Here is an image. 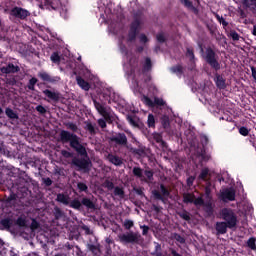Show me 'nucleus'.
Listing matches in <instances>:
<instances>
[{
	"instance_id": "obj_1",
	"label": "nucleus",
	"mask_w": 256,
	"mask_h": 256,
	"mask_svg": "<svg viewBox=\"0 0 256 256\" xmlns=\"http://www.w3.org/2000/svg\"><path fill=\"white\" fill-rule=\"evenodd\" d=\"M61 143H69L71 149L75 151L81 158L74 157L72 159V165L77 167L78 171H83L84 173H89L93 163L89 158V153L87 152L86 144L81 143V138L75 133H71L67 130H62L60 132Z\"/></svg>"
},
{
	"instance_id": "obj_2",
	"label": "nucleus",
	"mask_w": 256,
	"mask_h": 256,
	"mask_svg": "<svg viewBox=\"0 0 256 256\" xmlns=\"http://www.w3.org/2000/svg\"><path fill=\"white\" fill-rule=\"evenodd\" d=\"M57 203H61L66 207H70L75 211H83V207H86L87 211H94L95 209V202L88 197H83L81 201L79 198H74L71 200L69 194L65 193H58L56 196Z\"/></svg>"
},
{
	"instance_id": "obj_3",
	"label": "nucleus",
	"mask_w": 256,
	"mask_h": 256,
	"mask_svg": "<svg viewBox=\"0 0 256 256\" xmlns=\"http://www.w3.org/2000/svg\"><path fill=\"white\" fill-rule=\"evenodd\" d=\"M133 21L130 24V29L128 31V43H133L139 35V29L141 28V19H143V12L137 11L133 15Z\"/></svg>"
},
{
	"instance_id": "obj_4",
	"label": "nucleus",
	"mask_w": 256,
	"mask_h": 256,
	"mask_svg": "<svg viewBox=\"0 0 256 256\" xmlns=\"http://www.w3.org/2000/svg\"><path fill=\"white\" fill-rule=\"evenodd\" d=\"M94 107L98 111V113L104 117L98 119V125L101 127V129H105L107 127V123H112L111 114L107 111V108L105 105L101 104L100 102H97V100H93Z\"/></svg>"
},
{
	"instance_id": "obj_5",
	"label": "nucleus",
	"mask_w": 256,
	"mask_h": 256,
	"mask_svg": "<svg viewBox=\"0 0 256 256\" xmlns=\"http://www.w3.org/2000/svg\"><path fill=\"white\" fill-rule=\"evenodd\" d=\"M118 239L120 243H123L124 245H137L139 244V241H141V234L130 231L118 235Z\"/></svg>"
},
{
	"instance_id": "obj_6",
	"label": "nucleus",
	"mask_w": 256,
	"mask_h": 256,
	"mask_svg": "<svg viewBox=\"0 0 256 256\" xmlns=\"http://www.w3.org/2000/svg\"><path fill=\"white\" fill-rule=\"evenodd\" d=\"M238 222L239 220H237L235 212L229 208H225V229L235 231L237 229Z\"/></svg>"
},
{
	"instance_id": "obj_7",
	"label": "nucleus",
	"mask_w": 256,
	"mask_h": 256,
	"mask_svg": "<svg viewBox=\"0 0 256 256\" xmlns=\"http://www.w3.org/2000/svg\"><path fill=\"white\" fill-rule=\"evenodd\" d=\"M111 143H114L116 147H125L126 149L129 147V140L127 139V135L123 132H117L110 137Z\"/></svg>"
},
{
	"instance_id": "obj_8",
	"label": "nucleus",
	"mask_w": 256,
	"mask_h": 256,
	"mask_svg": "<svg viewBox=\"0 0 256 256\" xmlns=\"http://www.w3.org/2000/svg\"><path fill=\"white\" fill-rule=\"evenodd\" d=\"M160 191L161 192L153 190L152 195L156 201H162L165 204L171 195V191H169V188L164 184H160Z\"/></svg>"
},
{
	"instance_id": "obj_9",
	"label": "nucleus",
	"mask_w": 256,
	"mask_h": 256,
	"mask_svg": "<svg viewBox=\"0 0 256 256\" xmlns=\"http://www.w3.org/2000/svg\"><path fill=\"white\" fill-rule=\"evenodd\" d=\"M205 61L212 69H215V71H219L221 69V65L219 64V61H217L215 51L211 48L206 49V56Z\"/></svg>"
},
{
	"instance_id": "obj_10",
	"label": "nucleus",
	"mask_w": 256,
	"mask_h": 256,
	"mask_svg": "<svg viewBox=\"0 0 256 256\" xmlns=\"http://www.w3.org/2000/svg\"><path fill=\"white\" fill-rule=\"evenodd\" d=\"M10 15L12 17H15V19H20L21 21H25L27 17L31 15V12L29 10L24 9L22 7L15 6L11 9Z\"/></svg>"
},
{
	"instance_id": "obj_11",
	"label": "nucleus",
	"mask_w": 256,
	"mask_h": 256,
	"mask_svg": "<svg viewBox=\"0 0 256 256\" xmlns=\"http://www.w3.org/2000/svg\"><path fill=\"white\" fill-rule=\"evenodd\" d=\"M183 203L189 204V203H193V205H195V207H199V205H203V197H195L194 193H184L183 194Z\"/></svg>"
},
{
	"instance_id": "obj_12",
	"label": "nucleus",
	"mask_w": 256,
	"mask_h": 256,
	"mask_svg": "<svg viewBox=\"0 0 256 256\" xmlns=\"http://www.w3.org/2000/svg\"><path fill=\"white\" fill-rule=\"evenodd\" d=\"M38 77L45 81L46 83H51L52 85H55V83H59L61 81V77L59 76H51L47 72H39Z\"/></svg>"
},
{
	"instance_id": "obj_13",
	"label": "nucleus",
	"mask_w": 256,
	"mask_h": 256,
	"mask_svg": "<svg viewBox=\"0 0 256 256\" xmlns=\"http://www.w3.org/2000/svg\"><path fill=\"white\" fill-rule=\"evenodd\" d=\"M43 95L50 99V101H53L54 103H59L61 101V94L59 91H53L49 89H45L42 91Z\"/></svg>"
},
{
	"instance_id": "obj_14",
	"label": "nucleus",
	"mask_w": 256,
	"mask_h": 256,
	"mask_svg": "<svg viewBox=\"0 0 256 256\" xmlns=\"http://www.w3.org/2000/svg\"><path fill=\"white\" fill-rule=\"evenodd\" d=\"M1 73L4 75H9L10 73H19V66H15L13 63H9L7 66L0 68Z\"/></svg>"
},
{
	"instance_id": "obj_15",
	"label": "nucleus",
	"mask_w": 256,
	"mask_h": 256,
	"mask_svg": "<svg viewBox=\"0 0 256 256\" xmlns=\"http://www.w3.org/2000/svg\"><path fill=\"white\" fill-rule=\"evenodd\" d=\"M126 119L128 123H130V125L136 129H141V127H143V122H141L137 116L128 115Z\"/></svg>"
},
{
	"instance_id": "obj_16",
	"label": "nucleus",
	"mask_w": 256,
	"mask_h": 256,
	"mask_svg": "<svg viewBox=\"0 0 256 256\" xmlns=\"http://www.w3.org/2000/svg\"><path fill=\"white\" fill-rule=\"evenodd\" d=\"M44 5L46 9L57 11L61 5V0H44Z\"/></svg>"
},
{
	"instance_id": "obj_17",
	"label": "nucleus",
	"mask_w": 256,
	"mask_h": 256,
	"mask_svg": "<svg viewBox=\"0 0 256 256\" xmlns=\"http://www.w3.org/2000/svg\"><path fill=\"white\" fill-rule=\"evenodd\" d=\"M236 195H237V191L235 190V188H233V187L226 188L225 189V203H227V201H235Z\"/></svg>"
},
{
	"instance_id": "obj_18",
	"label": "nucleus",
	"mask_w": 256,
	"mask_h": 256,
	"mask_svg": "<svg viewBox=\"0 0 256 256\" xmlns=\"http://www.w3.org/2000/svg\"><path fill=\"white\" fill-rule=\"evenodd\" d=\"M107 159L110 163H112V165H115L116 167H121L123 165V159L117 155L108 154Z\"/></svg>"
},
{
	"instance_id": "obj_19",
	"label": "nucleus",
	"mask_w": 256,
	"mask_h": 256,
	"mask_svg": "<svg viewBox=\"0 0 256 256\" xmlns=\"http://www.w3.org/2000/svg\"><path fill=\"white\" fill-rule=\"evenodd\" d=\"M204 204H198V207H204L205 213H207L208 217H211L213 215V202L211 201H206L203 199Z\"/></svg>"
},
{
	"instance_id": "obj_20",
	"label": "nucleus",
	"mask_w": 256,
	"mask_h": 256,
	"mask_svg": "<svg viewBox=\"0 0 256 256\" xmlns=\"http://www.w3.org/2000/svg\"><path fill=\"white\" fill-rule=\"evenodd\" d=\"M246 9H249L253 15H256V0H242Z\"/></svg>"
},
{
	"instance_id": "obj_21",
	"label": "nucleus",
	"mask_w": 256,
	"mask_h": 256,
	"mask_svg": "<svg viewBox=\"0 0 256 256\" xmlns=\"http://www.w3.org/2000/svg\"><path fill=\"white\" fill-rule=\"evenodd\" d=\"M76 81L77 85H79V87H81V89H83L84 91H89V89H91V85H89V82L85 81L83 77L77 76Z\"/></svg>"
},
{
	"instance_id": "obj_22",
	"label": "nucleus",
	"mask_w": 256,
	"mask_h": 256,
	"mask_svg": "<svg viewBox=\"0 0 256 256\" xmlns=\"http://www.w3.org/2000/svg\"><path fill=\"white\" fill-rule=\"evenodd\" d=\"M181 3L184 5V7H186V9H189L195 15L199 13V9L193 6V2L191 0H181Z\"/></svg>"
},
{
	"instance_id": "obj_23",
	"label": "nucleus",
	"mask_w": 256,
	"mask_h": 256,
	"mask_svg": "<svg viewBox=\"0 0 256 256\" xmlns=\"http://www.w3.org/2000/svg\"><path fill=\"white\" fill-rule=\"evenodd\" d=\"M127 149L136 157H143V155H145V149L143 148H134L133 146L129 145Z\"/></svg>"
},
{
	"instance_id": "obj_24",
	"label": "nucleus",
	"mask_w": 256,
	"mask_h": 256,
	"mask_svg": "<svg viewBox=\"0 0 256 256\" xmlns=\"http://www.w3.org/2000/svg\"><path fill=\"white\" fill-rule=\"evenodd\" d=\"M132 173L134 177H137V179H141V181H147L145 176H143V168L136 166L132 169Z\"/></svg>"
},
{
	"instance_id": "obj_25",
	"label": "nucleus",
	"mask_w": 256,
	"mask_h": 256,
	"mask_svg": "<svg viewBox=\"0 0 256 256\" xmlns=\"http://www.w3.org/2000/svg\"><path fill=\"white\" fill-rule=\"evenodd\" d=\"M114 197H119L120 199H125V189L123 187L114 186L113 188Z\"/></svg>"
},
{
	"instance_id": "obj_26",
	"label": "nucleus",
	"mask_w": 256,
	"mask_h": 256,
	"mask_svg": "<svg viewBox=\"0 0 256 256\" xmlns=\"http://www.w3.org/2000/svg\"><path fill=\"white\" fill-rule=\"evenodd\" d=\"M153 139H154V141H156L157 143H159V144L161 145V147H163V148L167 147V142H165V141L163 140V135H162L161 133L155 132V133L153 134Z\"/></svg>"
},
{
	"instance_id": "obj_27",
	"label": "nucleus",
	"mask_w": 256,
	"mask_h": 256,
	"mask_svg": "<svg viewBox=\"0 0 256 256\" xmlns=\"http://www.w3.org/2000/svg\"><path fill=\"white\" fill-rule=\"evenodd\" d=\"M0 225H2V227H4V229L9 231V229H11V227H13V219L4 218L0 221Z\"/></svg>"
},
{
	"instance_id": "obj_28",
	"label": "nucleus",
	"mask_w": 256,
	"mask_h": 256,
	"mask_svg": "<svg viewBox=\"0 0 256 256\" xmlns=\"http://www.w3.org/2000/svg\"><path fill=\"white\" fill-rule=\"evenodd\" d=\"M153 68V63L151 62V58L146 57L145 62L143 64L142 73H147V71H151Z\"/></svg>"
},
{
	"instance_id": "obj_29",
	"label": "nucleus",
	"mask_w": 256,
	"mask_h": 256,
	"mask_svg": "<svg viewBox=\"0 0 256 256\" xmlns=\"http://www.w3.org/2000/svg\"><path fill=\"white\" fill-rule=\"evenodd\" d=\"M100 247H101L100 244H97V245L88 244L87 245L88 251H91L93 255H99V253H101V248Z\"/></svg>"
},
{
	"instance_id": "obj_30",
	"label": "nucleus",
	"mask_w": 256,
	"mask_h": 256,
	"mask_svg": "<svg viewBox=\"0 0 256 256\" xmlns=\"http://www.w3.org/2000/svg\"><path fill=\"white\" fill-rule=\"evenodd\" d=\"M160 121L163 129H169V127H171V121L169 119V116L167 115L162 116L160 118Z\"/></svg>"
},
{
	"instance_id": "obj_31",
	"label": "nucleus",
	"mask_w": 256,
	"mask_h": 256,
	"mask_svg": "<svg viewBox=\"0 0 256 256\" xmlns=\"http://www.w3.org/2000/svg\"><path fill=\"white\" fill-rule=\"evenodd\" d=\"M5 113L8 119H12V120L19 119V114L14 112L13 109L11 108H6Z\"/></svg>"
},
{
	"instance_id": "obj_32",
	"label": "nucleus",
	"mask_w": 256,
	"mask_h": 256,
	"mask_svg": "<svg viewBox=\"0 0 256 256\" xmlns=\"http://www.w3.org/2000/svg\"><path fill=\"white\" fill-rule=\"evenodd\" d=\"M54 217L56 221H59V219H63V217H65V212H63L61 208L56 206L54 207Z\"/></svg>"
},
{
	"instance_id": "obj_33",
	"label": "nucleus",
	"mask_w": 256,
	"mask_h": 256,
	"mask_svg": "<svg viewBox=\"0 0 256 256\" xmlns=\"http://www.w3.org/2000/svg\"><path fill=\"white\" fill-rule=\"evenodd\" d=\"M170 71L175 73L178 77H181V75H183V66L181 64L172 66Z\"/></svg>"
},
{
	"instance_id": "obj_34",
	"label": "nucleus",
	"mask_w": 256,
	"mask_h": 256,
	"mask_svg": "<svg viewBox=\"0 0 256 256\" xmlns=\"http://www.w3.org/2000/svg\"><path fill=\"white\" fill-rule=\"evenodd\" d=\"M215 81L219 89H225V79H223V76L217 74Z\"/></svg>"
},
{
	"instance_id": "obj_35",
	"label": "nucleus",
	"mask_w": 256,
	"mask_h": 256,
	"mask_svg": "<svg viewBox=\"0 0 256 256\" xmlns=\"http://www.w3.org/2000/svg\"><path fill=\"white\" fill-rule=\"evenodd\" d=\"M38 79L36 77H32L27 84V89H29V91H35V85H37L38 83Z\"/></svg>"
},
{
	"instance_id": "obj_36",
	"label": "nucleus",
	"mask_w": 256,
	"mask_h": 256,
	"mask_svg": "<svg viewBox=\"0 0 256 256\" xmlns=\"http://www.w3.org/2000/svg\"><path fill=\"white\" fill-rule=\"evenodd\" d=\"M209 177V168H203L198 176V179L201 181H207V178Z\"/></svg>"
},
{
	"instance_id": "obj_37",
	"label": "nucleus",
	"mask_w": 256,
	"mask_h": 256,
	"mask_svg": "<svg viewBox=\"0 0 256 256\" xmlns=\"http://www.w3.org/2000/svg\"><path fill=\"white\" fill-rule=\"evenodd\" d=\"M86 131L90 133V135H97V130L95 129V124L88 122L85 126Z\"/></svg>"
},
{
	"instance_id": "obj_38",
	"label": "nucleus",
	"mask_w": 256,
	"mask_h": 256,
	"mask_svg": "<svg viewBox=\"0 0 256 256\" xmlns=\"http://www.w3.org/2000/svg\"><path fill=\"white\" fill-rule=\"evenodd\" d=\"M216 231L218 235H224L225 233V222H217L216 223Z\"/></svg>"
},
{
	"instance_id": "obj_39",
	"label": "nucleus",
	"mask_w": 256,
	"mask_h": 256,
	"mask_svg": "<svg viewBox=\"0 0 256 256\" xmlns=\"http://www.w3.org/2000/svg\"><path fill=\"white\" fill-rule=\"evenodd\" d=\"M103 187L109 191H113V189H115V184L113 183V181L106 179L103 182Z\"/></svg>"
},
{
	"instance_id": "obj_40",
	"label": "nucleus",
	"mask_w": 256,
	"mask_h": 256,
	"mask_svg": "<svg viewBox=\"0 0 256 256\" xmlns=\"http://www.w3.org/2000/svg\"><path fill=\"white\" fill-rule=\"evenodd\" d=\"M178 215L184 221H191V214L187 210H183L182 212H178Z\"/></svg>"
},
{
	"instance_id": "obj_41",
	"label": "nucleus",
	"mask_w": 256,
	"mask_h": 256,
	"mask_svg": "<svg viewBox=\"0 0 256 256\" xmlns=\"http://www.w3.org/2000/svg\"><path fill=\"white\" fill-rule=\"evenodd\" d=\"M77 188L79 189L80 193H87L89 191V186H87V184L84 182H78Z\"/></svg>"
},
{
	"instance_id": "obj_42",
	"label": "nucleus",
	"mask_w": 256,
	"mask_h": 256,
	"mask_svg": "<svg viewBox=\"0 0 256 256\" xmlns=\"http://www.w3.org/2000/svg\"><path fill=\"white\" fill-rule=\"evenodd\" d=\"M247 247H249V249H251L252 251H256V238L255 237H251L248 239Z\"/></svg>"
},
{
	"instance_id": "obj_43",
	"label": "nucleus",
	"mask_w": 256,
	"mask_h": 256,
	"mask_svg": "<svg viewBox=\"0 0 256 256\" xmlns=\"http://www.w3.org/2000/svg\"><path fill=\"white\" fill-rule=\"evenodd\" d=\"M147 125L150 129H155V116L153 114L148 115Z\"/></svg>"
},
{
	"instance_id": "obj_44",
	"label": "nucleus",
	"mask_w": 256,
	"mask_h": 256,
	"mask_svg": "<svg viewBox=\"0 0 256 256\" xmlns=\"http://www.w3.org/2000/svg\"><path fill=\"white\" fill-rule=\"evenodd\" d=\"M228 37H230V39H232V41H239L240 37L239 33H237V31L232 30L227 34Z\"/></svg>"
},
{
	"instance_id": "obj_45",
	"label": "nucleus",
	"mask_w": 256,
	"mask_h": 256,
	"mask_svg": "<svg viewBox=\"0 0 256 256\" xmlns=\"http://www.w3.org/2000/svg\"><path fill=\"white\" fill-rule=\"evenodd\" d=\"M40 227H41V224H39L38 221L35 218H33L30 224L31 231H37V229H39Z\"/></svg>"
},
{
	"instance_id": "obj_46",
	"label": "nucleus",
	"mask_w": 256,
	"mask_h": 256,
	"mask_svg": "<svg viewBox=\"0 0 256 256\" xmlns=\"http://www.w3.org/2000/svg\"><path fill=\"white\" fill-rule=\"evenodd\" d=\"M20 193H22L21 196H20L21 199L27 197V196L29 195V188H27V187H22V188H20V189L18 190V195H19Z\"/></svg>"
},
{
	"instance_id": "obj_47",
	"label": "nucleus",
	"mask_w": 256,
	"mask_h": 256,
	"mask_svg": "<svg viewBox=\"0 0 256 256\" xmlns=\"http://www.w3.org/2000/svg\"><path fill=\"white\" fill-rule=\"evenodd\" d=\"M132 85H133L135 91H138V92L141 91L142 87H141L139 80H137V78L134 77L132 79Z\"/></svg>"
},
{
	"instance_id": "obj_48",
	"label": "nucleus",
	"mask_w": 256,
	"mask_h": 256,
	"mask_svg": "<svg viewBox=\"0 0 256 256\" xmlns=\"http://www.w3.org/2000/svg\"><path fill=\"white\" fill-rule=\"evenodd\" d=\"M52 63H61V56H59V53L54 52L50 57Z\"/></svg>"
},
{
	"instance_id": "obj_49",
	"label": "nucleus",
	"mask_w": 256,
	"mask_h": 256,
	"mask_svg": "<svg viewBox=\"0 0 256 256\" xmlns=\"http://www.w3.org/2000/svg\"><path fill=\"white\" fill-rule=\"evenodd\" d=\"M18 227H27V220L23 217H18L16 220Z\"/></svg>"
},
{
	"instance_id": "obj_50",
	"label": "nucleus",
	"mask_w": 256,
	"mask_h": 256,
	"mask_svg": "<svg viewBox=\"0 0 256 256\" xmlns=\"http://www.w3.org/2000/svg\"><path fill=\"white\" fill-rule=\"evenodd\" d=\"M174 239L181 245H185V237L181 236L179 233H174Z\"/></svg>"
},
{
	"instance_id": "obj_51",
	"label": "nucleus",
	"mask_w": 256,
	"mask_h": 256,
	"mask_svg": "<svg viewBox=\"0 0 256 256\" xmlns=\"http://www.w3.org/2000/svg\"><path fill=\"white\" fill-rule=\"evenodd\" d=\"M186 57H189L190 61H195V52L193 51V48L186 49Z\"/></svg>"
},
{
	"instance_id": "obj_52",
	"label": "nucleus",
	"mask_w": 256,
	"mask_h": 256,
	"mask_svg": "<svg viewBox=\"0 0 256 256\" xmlns=\"http://www.w3.org/2000/svg\"><path fill=\"white\" fill-rule=\"evenodd\" d=\"M238 131L240 133V135H242V137H247L249 135V128L242 126L238 128Z\"/></svg>"
},
{
	"instance_id": "obj_53",
	"label": "nucleus",
	"mask_w": 256,
	"mask_h": 256,
	"mask_svg": "<svg viewBox=\"0 0 256 256\" xmlns=\"http://www.w3.org/2000/svg\"><path fill=\"white\" fill-rule=\"evenodd\" d=\"M66 127H67V129H70V131H73V133H77V130L79 129V128L77 127V124H75V123H73V122H68V123L66 124Z\"/></svg>"
},
{
	"instance_id": "obj_54",
	"label": "nucleus",
	"mask_w": 256,
	"mask_h": 256,
	"mask_svg": "<svg viewBox=\"0 0 256 256\" xmlns=\"http://www.w3.org/2000/svg\"><path fill=\"white\" fill-rule=\"evenodd\" d=\"M135 224L133 223L132 220L126 219L124 221L123 227L124 229H127L129 231V229H131Z\"/></svg>"
},
{
	"instance_id": "obj_55",
	"label": "nucleus",
	"mask_w": 256,
	"mask_h": 256,
	"mask_svg": "<svg viewBox=\"0 0 256 256\" xmlns=\"http://www.w3.org/2000/svg\"><path fill=\"white\" fill-rule=\"evenodd\" d=\"M156 39H157L158 43H166V41H167V38L165 37V34H163V33H158L156 35Z\"/></svg>"
},
{
	"instance_id": "obj_56",
	"label": "nucleus",
	"mask_w": 256,
	"mask_h": 256,
	"mask_svg": "<svg viewBox=\"0 0 256 256\" xmlns=\"http://www.w3.org/2000/svg\"><path fill=\"white\" fill-rule=\"evenodd\" d=\"M154 105H157L158 107H164L165 100L161 98H154Z\"/></svg>"
},
{
	"instance_id": "obj_57",
	"label": "nucleus",
	"mask_w": 256,
	"mask_h": 256,
	"mask_svg": "<svg viewBox=\"0 0 256 256\" xmlns=\"http://www.w3.org/2000/svg\"><path fill=\"white\" fill-rule=\"evenodd\" d=\"M205 199H206V201H211L212 200L211 188H209V187L205 188Z\"/></svg>"
},
{
	"instance_id": "obj_58",
	"label": "nucleus",
	"mask_w": 256,
	"mask_h": 256,
	"mask_svg": "<svg viewBox=\"0 0 256 256\" xmlns=\"http://www.w3.org/2000/svg\"><path fill=\"white\" fill-rule=\"evenodd\" d=\"M61 155L65 157V159H71L73 157V153L67 151V150H62Z\"/></svg>"
},
{
	"instance_id": "obj_59",
	"label": "nucleus",
	"mask_w": 256,
	"mask_h": 256,
	"mask_svg": "<svg viewBox=\"0 0 256 256\" xmlns=\"http://www.w3.org/2000/svg\"><path fill=\"white\" fill-rule=\"evenodd\" d=\"M201 144H202V147H206L209 145V138L207 136H202L201 137Z\"/></svg>"
},
{
	"instance_id": "obj_60",
	"label": "nucleus",
	"mask_w": 256,
	"mask_h": 256,
	"mask_svg": "<svg viewBox=\"0 0 256 256\" xmlns=\"http://www.w3.org/2000/svg\"><path fill=\"white\" fill-rule=\"evenodd\" d=\"M188 187H193V183H195V176H190L186 180Z\"/></svg>"
},
{
	"instance_id": "obj_61",
	"label": "nucleus",
	"mask_w": 256,
	"mask_h": 256,
	"mask_svg": "<svg viewBox=\"0 0 256 256\" xmlns=\"http://www.w3.org/2000/svg\"><path fill=\"white\" fill-rule=\"evenodd\" d=\"M144 175L147 177L148 181H152L153 179V171L151 170H145Z\"/></svg>"
},
{
	"instance_id": "obj_62",
	"label": "nucleus",
	"mask_w": 256,
	"mask_h": 256,
	"mask_svg": "<svg viewBox=\"0 0 256 256\" xmlns=\"http://www.w3.org/2000/svg\"><path fill=\"white\" fill-rule=\"evenodd\" d=\"M219 199L220 201H222L223 203H225V187H222L220 190V195H219Z\"/></svg>"
},
{
	"instance_id": "obj_63",
	"label": "nucleus",
	"mask_w": 256,
	"mask_h": 256,
	"mask_svg": "<svg viewBox=\"0 0 256 256\" xmlns=\"http://www.w3.org/2000/svg\"><path fill=\"white\" fill-rule=\"evenodd\" d=\"M36 111H38V113H41L42 115L47 113V109H45L43 105L36 106Z\"/></svg>"
},
{
	"instance_id": "obj_64",
	"label": "nucleus",
	"mask_w": 256,
	"mask_h": 256,
	"mask_svg": "<svg viewBox=\"0 0 256 256\" xmlns=\"http://www.w3.org/2000/svg\"><path fill=\"white\" fill-rule=\"evenodd\" d=\"M135 193H137L140 197H145V192H143V188H134Z\"/></svg>"
}]
</instances>
